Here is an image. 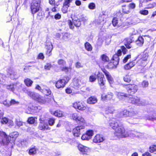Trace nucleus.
Segmentation results:
<instances>
[{
  "mask_svg": "<svg viewBox=\"0 0 156 156\" xmlns=\"http://www.w3.org/2000/svg\"><path fill=\"white\" fill-rule=\"evenodd\" d=\"M105 15L103 14L99 17L98 19L97 20V23L98 24H101L103 25L105 23Z\"/></svg>",
  "mask_w": 156,
  "mask_h": 156,
  "instance_id": "23",
  "label": "nucleus"
},
{
  "mask_svg": "<svg viewBox=\"0 0 156 156\" xmlns=\"http://www.w3.org/2000/svg\"><path fill=\"white\" fill-rule=\"evenodd\" d=\"M135 65V62L134 61L130 62L124 66V69L126 70H128L131 69Z\"/></svg>",
  "mask_w": 156,
  "mask_h": 156,
  "instance_id": "24",
  "label": "nucleus"
},
{
  "mask_svg": "<svg viewBox=\"0 0 156 156\" xmlns=\"http://www.w3.org/2000/svg\"><path fill=\"white\" fill-rule=\"evenodd\" d=\"M76 121L79 123H84L85 122V121L84 119L80 115H79L78 118V119Z\"/></svg>",
  "mask_w": 156,
  "mask_h": 156,
  "instance_id": "40",
  "label": "nucleus"
},
{
  "mask_svg": "<svg viewBox=\"0 0 156 156\" xmlns=\"http://www.w3.org/2000/svg\"><path fill=\"white\" fill-rule=\"evenodd\" d=\"M28 94L33 99L40 104H44L46 102V101L44 98L37 93L29 91L28 92Z\"/></svg>",
  "mask_w": 156,
  "mask_h": 156,
  "instance_id": "3",
  "label": "nucleus"
},
{
  "mask_svg": "<svg viewBox=\"0 0 156 156\" xmlns=\"http://www.w3.org/2000/svg\"><path fill=\"white\" fill-rule=\"evenodd\" d=\"M7 88L10 90L13 91L14 90V85H10L7 86Z\"/></svg>",
  "mask_w": 156,
  "mask_h": 156,
  "instance_id": "57",
  "label": "nucleus"
},
{
  "mask_svg": "<svg viewBox=\"0 0 156 156\" xmlns=\"http://www.w3.org/2000/svg\"><path fill=\"white\" fill-rule=\"evenodd\" d=\"M137 114V112L133 109H131L129 110L124 109L120 112V116H123L125 117H133Z\"/></svg>",
  "mask_w": 156,
  "mask_h": 156,
  "instance_id": "7",
  "label": "nucleus"
},
{
  "mask_svg": "<svg viewBox=\"0 0 156 156\" xmlns=\"http://www.w3.org/2000/svg\"><path fill=\"white\" fill-rule=\"evenodd\" d=\"M119 56L116 54H115L113 56L112 59L115 62L116 64H118L119 60Z\"/></svg>",
  "mask_w": 156,
  "mask_h": 156,
  "instance_id": "38",
  "label": "nucleus"
},
{
  "mask_svg": "<svg viewBox=\"0 0 156 156\" xmlns=\"http://www.w3.org/2000/svg\"><path fill=\"white\" fill-rule=\"evenodd\" d=\"M24 83L27 87H30L33 83V81L29 78H27L24 80Z\"/></svg>",
  "mask_w": 156,
  "mask_h": 156,
  "instance_id": "33",
  "label": "nucleus"
},
{
  "mask_svg": "<svg viewBox=\"0 0 156 156\" xmlns=\"http://www.w3.org/2000/svg\"><path fill=\"white\" fill-rule=\"evenodd\" d=\"M118 64H116L115 62H110L109 63L107 66L108 68L110 69H112L115 68L116 67V66Z\"/></svg>",
  "mask_w": 156,
  "mask_h": 156,
  "instance_id": "34",
  "label": "nucleus"
},
{
  "mask_svg": "<svg viewBox=\"0 0 156 156\" xmlns=\"http://www.w3.org/2000/svg\"><path fill=\"white\" fill-rule=\"evenodd\" d=\"M127 132H128L129 134V136H128L134 137L136 136L135 134L136 132L134 131H127Z\"/></svg>",
  "mask_w": 156,
  "mask_h": 156,
  "instance_id": "55",
  "label": "nucleus"
},
{
  "mask_svg": "<svg viewBox=\"0 0 156 156\" xmlns=\"http://www.w3.org/2000/svg\"><path fill=\"white\" fill-rule=\"evenodd\" d=\"M73 106L74 108L81 111L85 110L87 108L86 105L81 101L74 103L73 104Z\"/></svg>",
  "mask_w": 156,
  "mask_h": 156,
  "instance_id": "10",
  "label": "nucleus"
},
{
  "mask_svg": "<svg viewBox=\"0 0 156 156\" xmlns=\"http://www.w3.org/2000/svg\"><path fill=\"white\" fill-rule=\"evenodd\" d=\"M148 54L147 53H144L142 55V56L141 58L138 61L139 63L141 62L142 61H143V62L142 63L140 64V65L142 66H146V62L145 61L147 60L148 58Z\"/></svg>",
  "mask_w": 156,
  "mask_h": 156,
  "instance_id": "18",
  "label": "nucleus"
},
{
  "mask_svg": "<svg viewBox=\"0 0 156 156\" xmlns=\"http://www.w3.org/2000/svg\"><path fill=\"white\" fill-rule=\"evenodd\" d=\"M125 82L129 83L131 81L130 76L129 75H126L123 78Z\"/></svg>",
  "mask_w": 156,
  "mask_h": 156,
  "instance_id": "42",
  "label": "nucleus"
},
{
  "mask_svg": "<svg viewBox=\"0 0 156 156\" xmlns=\"http://www.w3.org/2000/svg\"><path fill=\"white\" fill-rule=\"evenodd\" d=\"M68 7H69L63 5V7L62 9V11L63 13H66L67 12Z\"/></svg>",
  "mask_w": 156,
  "mask_h": 156,
  "instance_id": "50",
  "label": "nucleus"
},
{
  "mask_svg": "<svg viewBox=\"0 0 156 156\" xmlns=\"http://www.w3.org/2000/svg\"><path fill=\"white\" fill-rule=\"evenodd\" d=\"M96 78L95 76L91 75L90 76L89 80L90 82H93L95 81Z\"/></svg>",
  "mask_w": 156,
  "mask_h": 156,
  "instance_id": "59",
  "label": "nucleus"
},
{
  "mask_svg": "<svg viewBox=\"0 0 156 156\" xmlns=\"http://www.w3.org/2000/svg\"><path fill=\"white\" fill-rule=\"evenodd\" d=\"M70 78L68 76H65L62 79L57 81L55 83V87L58 89L63 88L68 82Z\"/></svg>",
  "mask_w": 156,
  "mask_h": 156,
  "instance_id": "6",
  "label": "nucleus"
},
{
  "mask_svg": "<svg viewBox=\"0 0 156 156\" xmlns=\"http://www.w3.org/2000/svg\"><path fill=\"white\" fill-rule=\"evenodd\" d=\"M89 136L87 134V133H86L85 134H83L81 137V139L83 140H89L90 139V138L88 137Z\"/></svg>",
  "mask_w": 156,
  "mask_h": 156,
  "instance_id": "47",
  "label": "nucleus"
},
{
  "mask_svg": "<svg viewBox=\"0 0 156 156\" xmlns=\"http://www.w3.org/2000/svg\"><path fill=\"white\" fill-rule=\"evenodd\" d=\"M2 119L1 121V123L2 124H7L8 121V119L6 118V117H4L2 118Z\"/></svg>",
  "mask_w": 156,
  "mask_h": 156,
  "instance_id": "58",
  "label": "nucleus"
},
{
  "mask_svg": "<svg viewBox=\"0 0 156 156\" xmlns=\"http://www.w3.org/2000/svg\"><path fill=\"white\" fill-rule=\"evenodd\" d=\"M102 71L105 75L109 83L110 84H112L114 82L113 79L110 73L105 69H104Z\"/></svg>",
  "mask_w": 156,
  "mask_h": 156,
  "instance_id": "16",
  "label": "nucleus"
},
{
  "mask_svg": "<svg viewBox=\"0 0 156 156\" xmlns=\"http://www.w3.org/2000/svg\"><path fill=\"white\" fill-rule=\"evenodd\" d=\"M122 10L123 12L124 13L128 14L129 12V8L128 6L126 5L122 6Z\"/></svg>",
  "mask_w": 156,
  "mask_h": 156,
  "instance_id": "32",
  "label": "nucleus"
},
{
  "mask_svg": "<svg viewBox=\"0 0 156 156\" xmlns=\"http://www.w3.org/2000/svg\"><path fill=\"white\" fill-rule=\"evenodd\" d=\"M82 84L84 85L85 84L84 83H82L80 80L77 79L75 78L73 80L71 83V85L74 88L78 89L81 87Z\"/></svg>",
  "mask_w": 156,
  "mask_h": 156,
  "instance_id": "13",
  "label": "nucleus"
},
{
  "mask_svg": "<svg viewBox=\"0 0 156 156\" xmlns=\"http://www.w3.org/2000/svg\"><path fill=\"white\" fill-rule=\"evenodd\" d=\"M149 151L151 153H153L156 151V146L153 145L151 146L149 148Z\"/></svg>",
  "mask_w": 156,
  "mask_h": 156,
  "instance_id": "43",
  "label": "nucleus"
},
{
  "mask_svg": "<svg viewBox=\"0 0 156 156\" xmlns=\"http://www.w3.org/2000/svg\"><path fill=\"white\" fill-rule=\"evenodd\" d=\"M123 85L126 89L128 93L130 95L134 94L138 90L137 86L134 84L126 85L123 84Z\"/></svg>",
  "mask_w": 156,
  "mask_h": 156,
  "instance_id": "4",
  "label": "nucleus"
},
{
  "mask_svg": "<svg viewBox=\"0 0 156 156\" xmlns=\"http://www.w3.org/2000/svg\"><path fill=\"white\" fill-rule=\"evenodd\" d=\"M68 23L70 29H73L74 28V25L76 27H79L81 25V22L80 20L77 19V20H73V22H72L70 20L68 21Z\"/></svg>",
  "mask_w": 156,
  "mask_h": 156,
  "instance_id": "11",
  "label": "nucleus"
},
{
  "mask_svg": "<svg viewBox=\"0 0 156 156\" xmlns=\"http://www.w3.org/2000/svg\"><path fill=\"white\" fill-rule=\"evenodd\" d=\"M19 133L17 132H14L10 133L8 137H9V138H12V140L13 141L15 140L18 136Z\"/></svg>",
  "mask_w": 156,
  "mask_h": 156,
  "instance_id": "31",
  "label": "nucleus"
},
{
  "mask_svg": "<svg viewBox=\"0 0 156 156\" xmlns=\"http://www.w3.org/2000/svg\"><path fill=\"white\" fill-rule=\"evenodd\" d=\"M8 73L11 76L10 77L12 79H14L16 78L14 77L16 76V73L15 72L14 69H13L10 68L8 70Z\"/></svg>",
  "mask_w": 156,
  "mask_h": 156,
  "instance_id": "26",
  "label": "nucleus"
},
{
  "mask_svg": "<svg viewBox=\"0 0 156 156\" xmlns=\"http://www.w3.org/2000/svg\"><path fill=\"white\" fill-rule=\"evenodd\" d=\"M58 63L59 65L61 66H64L66 65V61L62 59L58 60Z\"/></svg>",
  "mask_w": 156,
  "mask_h": 156,
  "instance_id": "45",
  "label": "nucleus"
},
{
  "mask_svg": "<svg viewBox=\"0 0 156 156\" xmlns=\"http://www.w3.org/2000/svg\"><path fill=\"white\" fill-rule=\"evenodd\" d=\"M3 104L6 106L9 107L11 105V104L9 101H5L3 102Z\"/></svg>",
  "mask_w": 156,
  "mask_h": 156,
  "instance_id": "64",
  "label": "nucleus"
},
{
  "mask_svg": "<svg viewBox=\"0 0 156 156\" xmlns=\"http://www.w3.org/2000/svg\"><path fill=\"white\" fill-rule=\"evenodd\" d=\"M149 1H150V0H139V7L140 8L143 7V6L145 5L147 2Z\"/></svg>",
  "mask_w": 156,
  "mask_h": 156,
  "instance_id": "36",
  "label": "nucleus"
},
{
  "mask_svg": "<svg viewBox=\"0 0 156 156\" xmlns=\"http://www.w3.org/2000/svg\"><path fill=\"white\" fill-rule=\"evenodd\" d=\"M128 102L138 105H144L145 104L144 101L141 100L139 98L137 97L130 96L128 100Z\"/></svg>",
  "mask_w": 156,
  "mask_h": 156,
  "instance_id": "5",
  "label": "nucleus"
},
{
  "mask_svg": "<svg viewBox=\"0 0 156 156\" xmlns=\"http://www.w3.org/2000/svg\"><path fill=\"white\" fill-rule=\"evenodd\" d=\"M97 77L98 84L101 89H104L106 81L104 75L102 73H98L97 75Z\"/></svg>",
  "mask_w": 156,
  "mask_h": 156,
  "instance_id": "9",
  "label": "nucleus"
},
{
  "mask_svg": "<svg viewBox=\"0 0 156 156\" xmlns=\"http://www.w3.org/2000/svg\"><path fill=\"white\" fill-rule=\"evenodd\" d=\"M85 47L86 49L88 51H91L92 50V48L91 45L88 42L85 43Z\"/></svg>",
  "mask_w": 156,
  "mask_h": 156,
  "instance_id": "37",
  "label": "nucleus"
},
{
  "mask_svg": "<svg viewBox=\"0 0 156 156\" xmlns=\"http://www.w3.org/2000/svg\"><path fill=\"white\" fill-rule=\"evenodd\" d=\"M156 5L155 3H153L152 4H150L147 5V7L145 8L149 9L153 8L155 7Z\"/></svg>",
  "mask_w": 156,
  "mask_h": 156,
  "instance_id": "60",
  "label": "nucleus"
},
{
  "mask_svg": "<svg viewBox=\"0 0 156 156\" xmlns=\"http://www.w3.org/2000/svg\"><path fill=\"white\" fill-rule=\"evenodd\" d=\"M131 58V55H128L126 57H125L123 59V62L124 63H126V62L128 60Z\"/></svg>",
  "mask_w": 156,
  "mask_h": 156,
  "instance_id": "62",
  "label": "nucleus"
},
{
  "mask_svg": "<svg viewBox=\"0 0 156 156\" xmlns=\"http://www.w3.org/2000/svg\"><path fill=\"white\" fill-rule=\"evenodd\" d=\"M118 120L113 118L109 120L110 126L115 130L114 135L118 138H122L128 137L129 134L123 126L119 123Z\"/></svg>",
  "mask_w": 156,
  "mask_h": 156,
  "instance_id": "1",
  "label": "nucleus"
},
{
  "mask_svg": "<svg viewBox=\"0 0 156 156\" xmlns=\"http://www.w3.org/2000/svg\"><path fill=\"white\" fill-rule=\"evenodd\" d=\"M84 128L83 126H78L74 128L73 131V134L75 136L78 137L80 134V130Z\"/></svg>",
  "mask_w": 156,
  "mask_h": 156,
  "instance_id": "14",
  "label": "nucleus"
},
{
  "mask_svg": "<svg viewBox=\"0 0 156 156\" xmlns=\"http://www.w3.org/2000/svg\"><path fill=\"white\" fill-rule=\"evenodd\" d=\"M113 94L112 93H108L106 95L103 94L101 95V98L103 100H109L112 99Z\"/></svg>",
  "mask_w": 156,
  "mask_h": 156,
  "instance_id": "20",
  "label": "nucleus"
},
{
  "mask_svg": "<svg viewBox=\"0 0 156 156\" xmlns=\"http://www.w3.org/2000/svg\"><path fill=\"white\" fill-rule=\"evenodd\" d=\"M79 150L83 154H86L90 151L89 148L87 147L83 146L82 144H79L78 146Z\"/></svg>",
  "mask_w": 156,
  "mask_h": 156,
  "instance_id": "15",
  "label": "nucleus"
},
{
  "mask_svg": "<svg viewBox=\"0 0 156 156\" xmlns=\"http://www.w3.org/2000/svg\"><path fill=\"white\" fill-rule=\"evenodd\" d=\"M80 115L78 113H75L72 115V118L75 121H76L78 119V118Z\"/></svg>",
  "mask_w": 156,
  "mask_h": 156,
  "instance_id": "48",
  "label": "nucleus"
},
{
  "mask_svg": "<svg viewBox=\"0 0 156 156\" xmlns=\"http://www.w3.org/2000/svg\"><path fill=\"white\" fill-rule=\"evenodd\" d=\"M121 50H122V51L124 54H125L127 51L126 48L124 46H122L121 47Z\"/></svg>",
  "mask_w": 156,
  "mask_h": 156,
  "instance_id": "63",
  "label": "nucleus"
},
{
  "mask_svg": "<svg viewBox=\"0 0 156 156\" xmlns=\"http://www.w3.org/2000/svg\"><path fill=\"white\" fill-rule=\"evenodd\" d=\"M15 122L16 125L19 127L23 125V122L19 119H16Z\"/></svg>",
  "mask_w": 156,
  "mask_h": 156,
  "instance_id": "53",
  "label": "nucleus"
},
{
  "mask_svg": "<svg viewBox=\"0 0 156 156\" xmlns=\"http://www.w3.org/2000/svg\"><path fill=\"white\" fill-rule=\"evenodd\" d=\"M46 46L47 50L46 54L48 56H50L51 54V51L53 49V46L52 43L51 42H46Z\"/></svg>",
  "mask_w": 156,
  "mask_h": 156,
  "instance_id": "17",
  "label": "nucleus"
},
{
  "mask_svg": "<svg viewBox=\"0 0 156 156\" xmlns=\"http://www.w3.org/2000/svg\"><path fill=\"white\" fill-rule=\"evenodd\" d=\"M95 4L93 3H90L88 5V7L90 9H95Z\"/></svg>",
  "mask_w": 156,
  "mask_h": 156,
  "instance_id": "61",
  "label": "nucleus"
},
{
  "mask_svg": "<svg viewBox=\"0 0 156 156\" xmlns=\"http://www.w3.org/2000/svg\"><path fill=\"white\" fill-rule=\"evenodd\" d=\"M73 63V62L71 61L70 63L69 64V67H64L61 68V70L63 71H64L65 72H68L69 71H70L72 69V65Z\"/></svg>",
  "mask_w": 156,
  "mask_h": 156,
  "instance_id": "27",
  "label": "nucleus"
},
{
  "mask_svg": "<svg viewBox=\"0 0 156 156\" xmlns=\"http://www.w3.org/2000/svg\"><path fill=\"white\" fill-rule=\"evenodd\" d=\"M10 141L9 137L3 131H0V144L5 145L7 144Z\"/></svg>",
  "mask_w": 156,
  "mask_h": 156,
  "instance_id": "8",
  "label": "nucleus"
},
{
  "mask_svg": "<svg viewBox=\"0 0 156 156\" xmlns=\"http://www.w3.org/2000/svg\"><path fill=\"white\" fill-rule=\"evenodd\" d=\"M55 122V119L53 118H50L48 121V124L51 126H53Z\"/></svg>",
  "mask_w": 156,
  "mask_h": 156,
  "instance_id": "56",
  "label": "nucleus"
},
{
  "mask_svg": "<svg viewBox=\"0 0 156 156\" xmlns=\"http://www.w3.org/2000/svg\"><path fill=\"white\" fill-rule=\"evenodd\" d=\"M35 119H36L37 118L35 117L34 118L33 117H30L28 118L27 121L30 124H33L34 122V121H35Z\"/></svg>",
  "mask_w": 156,
  "mask_h": 156,
  "instance_id": "49",
  "label": "nucleus"
},
{
  "mask_svg": "<svg viewBox=\"0 0 156 156\" xmlns=\"http://www.w3.org/2000/svg\"><path fill=\"white\" fill-rule=\"evenodd\" d=\"M101 60L104 62H108L109 60V59L108 57L105 54H103L101 56Z\"/></svg>",
  "mask_w": 156,
  "mask_h": 156,
  "instance_id": "39",
  "label": "nucleus"
},
{
  "mask_svg": "<svg viewBox=\"0 0 156 156\" xmlns=\"http://www.w3.org/2000/svg\"><path fill=\"white\" fill-rule=\"evenodd\" d=\"M132 42V40L130 39H129L125 43V45L126 47V48L128 49H130L132 47V45L131 44Z\"/></svg>",
  "mask_w": 156,
  "mask_h": 156,
  "instance_id": "35",
  "label": "nucleus"
},
{
  "mask_svg": "<svg viewBox=\"0 0 156 156\" xmlns=\"http://www.w3.org/2000/svg\"><path fill=\"white\" fill-rule=\"evenodd\" d=\"M73 0H65L63 5H64L69 7L70 3L72 2Z\"/></svg>",
  "mask_w": 156,
  "mask_h": 156,
  "instance_id": "51",
  "label": "nucleus"
},
{
  "mask_svg": "<svg viewBox=\"0 0 156 156\" xmlns=\"http://www.w3.org/2000/svg\"><path fill=\"white\" fill-rule=\"evenodd\" d=\"M112 24L113 25L114 27H115L116 26H118L119 25H118V20L117 18H114L112 20Z\"/></svg>",
  "mask_w": 156,
  "mask_h": 156,
  "instance_id": "44",
  "label": "nucleus"
},
{
  "mask_svg": "<svg viewBox=\"0 0 156 156\" xmlns=\"http://www.w3.org/2000/svg\"><path fill=\"white\" fill-rule=\"evenodd\" d=\"M115 94L117 97L120 100L126 97V94L123 93L116 92Z\"/></svg>",
  "mask_w": 156,
  "mask_h": 156,
  "instance_id": "25",
  "label": "nucleus"
},
{
  "mask_svg": "<svg viewBox=\"0 0 156 156\" xmlns=\"http://www.w3.org/2000/svg\"><path fill=\"white\" fill-rule=\"evenodd\" d=\"M136 44L139 46L142 45L144 43V39L142 37L140 36L139 37L138 39L136 41Z\"/></svg>",
  "mask_w": 156,
  "mask_h": 156,
  "instance_id": "28",
  "label": "nucleus"
},
{
  "mask_svg": "<svg viewBox=\"0 0 156 156\" xmlns=\"http://www.w3.org/2000/svg\"><path fill=\"white\" fill-rule=\"evenodd\" d=\"M41 0H33L30 5L31 11L33 14L37 12L41 9Z\"/></svg>",
  "mask_w": 156,
  "mask_h": 156,
  "instance_id": "2",
  "label": "nucleus"
},
{
  "mask_svg": "<svg viewBox=\"0 0 156 156\" xmlns=\"http://www.w3.org/2000/svg\"><path fill=\"white\" fill-rule=\"evenodd\" d=\"M139 13L142 15H147L148 14V11L147 10L142 9L140 11Z\"/></svg>",
  "mask_w": 156,
  "mask_h": 156,
  "instance_id": "52",
  "label": "nucleus"
},
{
  "mask_svg": "<svg viewBox=\"0 0 156 156\" xmlns=\"http://www.w3.org/2000/svg\"><path fill=\"white\" fill-rule=\"evenodd\" d=\"M51 112L52 114L59 117H62L63 115V113L60 110H57L53 112Z\"/></svg>",
  "mask_w": 156,
  "mask_h": 156,
  "instance_id": "30",
  "label": "nucleus"
},
{
  "mask_svg": "<svg viewBox=\"0 0 156 156\" xmlns=\"http://www.w3.org/2000/svg\"><path fill=\"white\" fill-rule=\"evenodd\" d=\"M38 128L41 130H48L50 129L48 125L44 123H40L38 126Z\"/></svg>",
  "mask_w": 156,
  "mask_h": 156,
  "instance_id": "22",
  "label": "nucleus"
},
{
  "mask_svg": "<svg viewBox=\"0 0 156 156\" xmlns=\"http://www.w3.org/2000/svg\"><path fill=\"white\" fill-rule=\"evenodd\" d=\"M97 101V98L94 96H91L87 100V103L90 104H94L96 103Z\"/></svg>",
  "mask_w": 156,
  "mask_h": 156,
  "instance_id": "21",
  "label": "nucleus"
},
{
  "mask_svg": "<svg viewBox=\"0 0 156 156\" xmlns=\"http://www.w3.org/2000/svg\"><path fill=\"white\" fill-rule=\"evenodd\" d=\"M86 133L90 139L91 138L94 134L93 131L92 130H88L86 131Z\"/></svg>",
  "mask_w": 156,
  "mask_h": 156,
  "instance_id": "54",
  "label": "nucleus"
},
{
  "mask_svg": "<svg viewBox=\"0 0 156 156\" xmlns=\"http://www.w3.org/2000/svg\"><path fill=\"white\" fill-rule=\"evenodd\" d=\"M38 149L35 146H32L29 150V154L30 155H34L36 154Z\"/></svg>",
  "mask_w": 156,
  "mask_h": 156,
  "instance_id": "29",
  "label": "nucleus"
},
{
  "mask_svg": "<svg viewBox=\"0 0 156 156\" xmlns=\"http://www.w3.org/2000/svg\"><path fill=\"white\" fill-rule=\"evenodd\" d=\"M104 140V137L102 135L97 134L94 137L93 141L94 143H98L103 142Z\"/></svg>",
  "mask_w": 156,
  "mask_h": 156,
  "instance_id": "19",
  "label": "nucleus"
},
{
  "mask_svg": "<svg viewBox=\"0 0 156 156\" xmlns=\"http://www.w3.org/2000/svg\"><path fill=\"white\" fill-rule=\"evenodd\" d=\"M62 39L66 41L67 40L69 37V34L66 33H62Z\"/></svg>",
  "mask_w": 156,
  "mask_h": 156,
  "instance_id": "41",
  "label": "nucleus"
},
{
  "mask_svg": "<svg viewBox=\"0 0 156 156\" xmlns=\"http://www.w3.org/2000/svg\"><path fill=\"white\" fill-rule=\"evenodd\" d=\"M114 109L113 108L111 107H109L106 108V113L108 114L109 113L112 114L113 113Z\"/></svg>",
  "mask_w": 156,
  "mask_h": 156,
  "instance_id": "46",
  "label": "nucleus"
},
{
  "mask_svg": "<svg viewBox=\"0 0 156 156\" xmlns=\"http://www.w3.org/2000/svg\"><path fill=\"white\" fill-rule=\"evenodd\" d=\"M35 89L38 90L47 95L50 94L51 93V90L48 87H46L44 88L41 87L38 85H37L36 86Z\"/></svg>",
  "mask_w": 156,
  "mask_h": 156,
  "instance_id": "12",
  "label": "nucleus"
}]
</instances>
